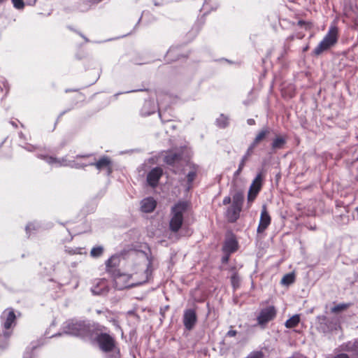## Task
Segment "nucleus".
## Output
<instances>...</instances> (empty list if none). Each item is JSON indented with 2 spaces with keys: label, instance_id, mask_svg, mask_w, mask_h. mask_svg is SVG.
Listing matches in <instances>:
<instances>
[{
  "label": "nucleus",
  "instance_id": "nucleus-16",
  "mask_svg": "<svg viewBox=\"0 0 358 358\" xmlns=\"http://www.w3.org/2000/svg\"><path fill=\"white\" fill-rule=\"evenodd\" d=\"M163 174V170L160 167H155L150 170L147 175V182L150 186L155 187Z\"/></svg>",
  "mask_w": 358,
  "mask_h": 358
},
{
  "label": "nucleus",
  "instance_id": "nucleus-25",
  "mask_svg": "<svg viewBox=\"0 0 358 358\" xmlns=\"http://www.w3.org/2000/svg\"><path fill=\"white\" fill-rule=\"evenodd\" d=\"M103 252V248L101 245L94 247L90 252L91 257L94 258L99 257Z\"/></svg>",
  "mask_w": 358,
  "mask_h": 358
},
{
  "label": "nucleus",
  "instance_id": "nucleus-18",
  "mask_svg": "<svg viewBox=\"0 0 358 358\" xmlns=\"http://www.w3.org/2000/svg\"><path fill=\"white\" fill-rule=\"evenodd\" d=\"M157 202L152 197H148L141 201V209L144 213H151L156 208Z\"/></svg>",
  "mask_w": 358,
  "mask_h": 358
},
{
  "label": "nucleus",
  "instance_id": "nucleus-31",
  "mask_svg": "<svg viewBox=\"0 0 358 358\" xmlns=\"http://www.w3.org/2000/svg\"><path fill=\"white\" fill-rule=\"evenodd\" d=\"M247 161H248L247 159H245V158L242 157V159H241V162L239 163L238 168L237 171L234 173V176L235 177H237L241 173L243 169L244 168V166L245 165V162Z\"/></svg>",
  "mask_w": 358,
  "mask_h": 358
},
{
  "label": "nucleus",
  "instance_id": "nucleus-19",
  "mask_svg": "<svg viewBox=\"0 0 358 358\" xmlns=\"http://www.w3.org/2000/svg\"><path fill=\"white\" fill-rule=\"evenodd\" d=\"M238 249V242L235 238L231 237L225 241L223 245V251L225 253L231 254Z\"/></svg>",
  "mask_w": 358,
  "mask_h": 358
},
{
  "label": "nucleus",
  "instance_id": "nucleus-37",
  "mask_svg": "<svg viewBox=\"0 0 358 358\" xmlns=\"http://www.w3.org/2000/svg\"><path fill=\"white\" fill-rule=\"evenodd\" d=\"M35 228H36V227H35L34 224L30 223V224H27V227H26V231H30V230H31V229H35Z\"/></svg>",
  "mask_w": 358,
  "mask_h": 358
},
{
  "label": "nucleus",
  "instance_id": "nucleus-26",
  "mask_svg": "<svg viewBox=\"0 0 358 358\" xmlns=\"http://www.w3.org/2000/svg\"><path fill=\"white\" fill-rule=\"evenodd\" d=\"M350 303H340V304H338V305L334 306L331 308V311L333 313H339V312L346 310L347 308H348L350 307Z\"/></svg>",
  "mask_w": 358,
  "mask_h": 358
},
{
  "label": "nucleus",
  "instance_id": "nucleus-47",
  "mask_svg": "<svg viewBox=\"0 0 358 358\" xmlns=\"http://www.w3.org/2000/svg\"><path fill=\"white\" fill-rule=\"evenodd\" d=\"M308 46L305 47V48H304V49H303V51L307 50H308Z\"/></svg>",
  "mask_w": 358,
  "mask_h": 358
},
{
  "label": "nucleus",
  "instance_id": "nucleus-5",
  "mask_svg": "<svg viewBox=\"0 0 358 358\" xmlns=\"http://www.w3.org/2000/svg\"><path fill=\"white\" fill-rule=\"evenodd\" d=\"M243 201L244 195L241 192H236L233 196L232 203L225 212V217L229 222L234 223L239 218Z\"/></svg>",
  "mask_w": 358,
  "mask_h": 358
},
{
  "label": "nucleus",
  "instance_id": "nucleus-33",
  "mask_svg": "<svg viewBox=\"0 0 358 358\" xmlns=\"http://www.w3.org/2000/svg\"><path fill=\"white\" fill-rule=\"evenodd\" d=\"M231 284L232 285L235 287L236 286H237L238 283V281H239V278L237 275V273H234V275L231 276Z\"/></svg>",
  "mask_w": 358,
  "mask_h": 358
},
{
  "label": "nucleus",
  "instance_id": "nucleus-40",
  "mask_svg": "<svg viewBox=\"0 0 358 358\" xmlns=\"http://www.w3.org/2000/svg\"><path fill=\"white\" fill-rule=\"evenodd\" d=\"M247 123L249 125H254L255 124V121L254 119L250 118L247 120Z\"/></svg>",
  "mask_w": 358,
  "mask_h": 358
},
{
  "label": "nucleus",
  "instance_id": "nucleus-34",
  "mask_svg": "<svg viewBox=\"0 0 358 358\" xmlns=\"http://www.w3.org/2000/svg\"><path fill=\"white\" fill-rule=\"evenodd\" d=\"M298 25L300 27H304L306 29H310V24L309 22H307L303 20H299L298 22Z\"/></svg>",
  "mask_w": 358,
  "mask_h": 358
},
{
  "label": "nucleus",
  "instance_id": "nucleus-42",
  "mask_svg": "<svg viewBox=\"0 0 358 358\" xmlns=\"http://www.w3.org/2000/svg\"><path fill=\"white\" fill-rule=\"evenodd\" d=\"M91 3H96L100 2L101 0H87Z\"/></svg>",
  "mask_w": 358,
  "mask_h": 358
},
{
  "label": "nucleus",
  "instance_id": "nucleus-1",
  "mask_svg": "<svg viewBox=\"0 0 358 358\" xmlns=\"http://www.w3.org/2000/svg\"><path fill=\"white\" fill-rule=\"evenodd\" d=\"M3 330H0V348H5L13 333V328L16 324V315L11 308L4 310L0 317Z\"/></svg>",
  "mask_w": 358,
  "mask_h": 358
},
{
  "label": "nucleus",
  "instance_id": "nucleus-21",
  "mask_svg": "<svg viewBox=\"0 0 358 358\" xmlns=\"http://www.w3.org/2000/svg\"><path fill=\"white\" fill-rule=\"evenodd\" d=\"M181 159V155L176 152H170L165 156L164 161L166 164L171 165Z\"/></svg>",
  "mask_w": 358,
  "mask_h": 358
},
{
  "label": "nucleus",
  "instance_id": "nucleus-2",
  "mask_svg": "<svg viewBox=\"0 0 358 358\" xmlns=\"http://www.w3.org/2000/svg\"><path fill=\"white\" fill-rule=\"evenodd\" d=\"M92 330V326L83 321H68L63 327L64 333L83 338H91Z\"/></svg>",
  "mask_w": 358,
  "mask_h": 358
},
{
  "label": "nucleus",
  "instance_id": "nucleus-11",
  "mask_svg": "<svg viewBox=\"0 0 358 358\" xmlns=\"http://www.w3.org/2000/svg\"><path fill=\"white\" fill-rule=\"evenodd\" d=\"M263 177L262 173H258L252 181L248 194V202H252L257 197L262 187Z\"/></svg>",
  "mask_w": 358,
  "mask_h": 358
},
{
  "label": "nucleus",
  "instance_id": "nucleus-29",
  "mask_svg": "<svg viewBox=\"0 0 358 358\" xmlns=\"http://www.w3.org/2000/svg\"><path fill=\"white\" fill-rule=\"evenodd\" d=\"M257 146V145L254 142H252L250 143V145H249V147L248 148V149H247L245 155L243 156V157L245 158V159L248 160L249 157L253 154L254 149Z\"/></svg>",
  "mask_w": 358,
  "mask_h": 358
},
{
  "label": "nucleus",
  "instance_id": "nucleus-41",
  "mask_svg": "<svg viewBox=\"0 0 358 358\" xmlns=\"http://www.w3.org/2000/svg\"><path fill=\"white\" fill-rule=\"evenodd\" d=\"M26 1H27V3L30 6L34 5L35 3L36 2V0H26Z\"/></svg>",
  "mask_w": 358,
  "mask_h": 358
},
{
  "label": "nucleus",
  "instance_id": "nucleus-45",
  "mask_svg": "<svg viewBox=\"0 0 358 358\" xmlns=\"http://www.w3.org/2000/svg\"><path fill=\"white\" fill-rule=\"evenodd\" d=\"M173 52V50H169V52H168V55H172Z\"/></svg>",
  "mask_w": 358,
  "mask_h": 358
},
{
  "label": "nucleus",
  "instance_id": "nucleus-39",
  "mask_svg": "<svg viewBox=\"0 0 358 358\" xmlns=\"http://www.w3.org/2000/svg\"><path fill=\"white\" fill-rule=\"evenodd\" d=\"M334 358H349V357L348 355L342 353L335 356Z\"/></svg>",
  "mask_w": 358,
  "mask_h": 358
},
{
  "label": "nucleus",
  "instance_id": "nucleus-8",
  "mask_svg": "<svg viewBox=\"0 0 358 358\" xmlns=\"http://www.w3.org/2000/svg\"><path fill=\"white\" fill-rule=\"evenodd\" d=\"M96 341L99 348L105 352L114 350L116 347L115 338L107 333H101L96 337Z\"/></svg>",
  "mask_w": 358,
  "mask_h": 358
},
{
  "label": "nucleus",
  "instance_id": "nucleus-32",
  "mask_svg": "<svg viewBox=\"0 0 358 358\" xmlns=\"http://www.w3.org/2000/svg\"><path fill=\"white\" fill-rule=\"evenodd\" d=\"M13 6L17 9H22L24 6V3L22 0H12Z\"/></svg>",
  "mask_w": 358,
  "mask_h": 358
},
{
  "label": "nucleus",
  "instance_id": "nucleus-51",
  "mask_svg": "<svg viewBox=\"0 0 358 358\" xmlns=\"http://www.w3.org/2000/svg\"><path fill=\"white\" fill-rule=\"evenodd\" d=\"M5 0H0V3L3 2Z\"/></svg>",
  "mask_w": 358,
  "mask_h": 358
},
{
  "label": "nucleus",
  "instance_id": "nucleus-20",
  "mask_svg": "<svg viewBox=\"0 0 358 358\" xmlns=\"http://www.w3.org/2000/svg\"><path fill=\"white\" fill-rule=\"evenodd\" d=\"M271 129L268 127H263L258 131L255 138L252 141L257 145H258L264 139H265L268 135L271 133Z\"/></svg>",
  "mask_w": 358,
  "mask_h": 358
},
{
  "label": "nucleus",
  "instance_id": "nucleus-10",
  "mask_svg": "<svg viewBox=\"0 0 358 358\" xmlns=\"http://www.w3.org/2000/svg\"><path fill=\"white\" fill-rule=\"evenodd\" d=\"M275 315L276 310L273 306L262 309L257 318L258 324L264 327L268 322L273 320Z\"/></svg>",
  "mask_w": 358,
  "mask_h": 358
},
{
  "label": "nucleus",
  "instance_id": "nucleus-28",
  "mask_svg": "<svg viewBox=\"0 0 358 358\" xmlns=\"http://www.w3.org/2000/svg\"><path fill=\"white\" fill-rule=\"evenodd\" d=\"M196 176V171L195 170H192L187 173V183H188V186L187 188V190H189L192 187V183L194 181V180L195 179Z\"/></svg>",
  "mask_w": 358,
  "mask_h": 358
},
{
  "label": "nucleus",
  "instance_id": "nucleus-15",
  "mask_svg": "<svg viewBox=\"0 0 358 358\" xmlns=\"http://www.w3.org/2000/svg\"><path fill=\"white\" fill-rule=\"evenodd\" d=\"M109 287L106 280L97 279L91 288V292L94 295H104L108 293Z\"/></svg>",
  "mask_w": 358,
  "mask_h": 358
},
{
  "label": "nucleus",
  "instance_id": "nucleus-50",
  "mask_svg": "<svg viewBox=\"0 0 358 358\" xmlns=\"http://www.w3.org/2000/svg\"><path fill=\"white\" fill-rule=\"evenodd\" d=\"M20 136L21 137H23L22 133H20Z\"/></svg>",
  "mask_w": 358,
  "mask_h": 358
},
{
  "label": "nucleus",
  "instance_id": "nucleus-7",
  "mask_svg": "<svg viewBox=\"0 0 358 358\" xmlns=\"http://www.w3.org/2000/svg\"><path fill=\"white\" fill-rule=\"evenodd\" d=\"M70 165L72 167L76 169L84 168L87 166H94L99 171H101L103 169L107 170L108 175L112 173V161L108 156H103L96 162L94 159V160L87 164H79L73 162L72 164H70Z\"/></svg>",
  "mask_w": 358,
  "mask_h": 358
},
{
  "label": "nucleus",
  "instance_id": "nucleus-27",
  "mask_svg": "<svg viewBox=\"0 0 358 358\" xmlns=\"http://www.w3.org/2000/svg\"><path fill=\"white\" fill-rule=\"evenodd\" d=\"M345 350L348 351L352 352L355 355H358V342H349L346 345Z\"/></svg>",
  "mask_w": 358,
  "mask_h": 358
},
{
  "label": "nucleus",
  "instance_id": "nucleus-43",
  "mask_svg": "<svg viewBox=\"0 0 358 358\" xmlns=\"http://www.w3.org/2000/svg\"><path fill=\"white\" fill-rule=\"evenodd\" d=\"M10 124H12V126L15 128H17V124L16 122H13V121H11L10 122Z\"/></svg>",
  "mask_w": 358,
  "mask_h": 358
},
{
  "label": "nucleus",
  "instance_id": "nucleus-9",
  "mask_svg": "<svg viewBox=\"0 0 358 358\" xmlns=\"http://www.w3.org/2000/svg\"><path fill=\"white\" fill-rule=\"evenodd\" d=\"M113 257H112L106 262V271L113 275V280L115 287L118 289H123L124 288L129 287L127 285L122 284V282L127 278V276L126 275L123 274L115 273L113 271L114 266L113 264Z\"/></svg>",
  "mask_w": 358,
  "mask_h": 358
},
{
  "label": "nucleus",
  "instance_id": "nucleus-4",
  "mask_svg": "<svg viewBox=\"0 0 358 358\" xmlns=\"http://www.w3.org/2000/svg\"><path fill=\"white\" fill-rule=\"evenodd\" d=\"M338 39V28L335 25L330 26L327 34L314 49L313 54L318 56L335 45Z\"/></svg>",
  "mask_w": 358,
  "mask_h": 358
},
{
  "label": "nucleus",
  "instance_id": "nucleus-44",
  "mask_svg": "<svg viewBox=\"0 0 358 358\" xmlns=\"http://www.w3.org/2000/svg\"><path fill=\"white\" fill-rule=\"evenodd\" d=\"M32 148H34V146H32V145H29V146H28V148H27V150H29V151H32V150H33V149H32Z\"/></svg>",
  "mask_w": 358,
  "mask_h": 358
},
{
  "label": "nucleus",
  "instance_id": "nucleus-35",
  "mask_svg": "<svg viewBox=\"0 0 358 358\" xmlns=\"http://www.w3.org/2000/svg\"><path fill=\"white\" fill-rule=\"evenodd\" d=\"M231 201V199L230 196H225L222 201L224 205L229 204Z\"/></svg>",
  "mask_w": 358,
  "mask_h": 358
},
{
  "label": "nucleus",
  "instance_id": "nucleus-23",
  "mask_svg": "<svg viewBox=\"0 0 358 358\" xmlns=\"http://www.w3.org/2000/svg\"><path fill=\"white\" fill-rule=\"evenodd\" d=\"M216 124L220 128H225L229 125V118L223 114L216 120Z\"/></svg>",
  "mask_w": 358,
  "mask_h": 358
},
{
  "label": "nucleus",
  "instance_id": "nucleus-3",
  "mask_svg": "<svg viewBox=\"0 0 358 358\" xmlns=\"http://www.w3.org/2000/svg\"><path fill=\"white\" fill-rule=\"evenodd\" d=\"M189 203L187 201H179L171 208V217L169 222L170 229L177 232L183 222V214L187 210Z\"/></svg>",
  "mask_w": 358,
  "mask_h": 358
},
{
  "label": "nucleus",
  "instance_id": "nucleus-6",
  "mask_svg": "<svg viewBox=\"0 0 358 358\" xmlns=\"http://www.w3.org/2000/svg\"><path fill=\"white\" fill-rule=\"evenodd\" d=\"M93 157L92 154H89L86 155H78L75 160L67 162L65 158L58 159L52 156H48L45 155H38V157L45 160L49 164H55L57 166H71L70 164L73 162L79 163V164H87L91 162L92 161H87V159Z\"/></svg>",
  "mask_w": 358,
  "mask_h": 358
},
{
  "label": "nucleus",
  "instance_id": "nucleus-38",
  "mask_svg": "<svg viewBox=\"0 0 358 358\" xmlns=\"http://www.w3.org/2000/svg\"><path fill=\"white\" fill-rule=\"evenodd\" d=\"M110 322H112V324H113L115 327H117V328H118V329H120V326L119 322H118V321H117V320H115V319H112V320H110Z\"/></svg>",
  "mask_w": 358,
  "mask_h": 358
},
{
  "label": "nucleus",
  "instance_id": "nucleus-49",
  "mask_svg": "<svg viewBox=\"0 0 358 358\" xmlns=\"http://www.w3.org/2000/svg\"><path fill=\"white\" fill-rule=\"evenodd\" d=\"M20 136L21 137H23L22 133H20Z\"/></svg>",
  "mask_w": 358,
  "mask_h": 358
},
{
  "label": "nucleus",
  "instance_id": "nucleus-14",
  "mask_svg": "<svg viewBox=\"0 0 358 358\" xmlns=\"http://www.w3.org/2000/svg\"><path fill=\"white\" fill-rule=\"evenodd\" d=\"M271 222V218L270 215L268 214L266 205H263L262 208L261 215L259 225L257 227V233L262 234L263 233L270 225Z\"/></svg>",
  "mask_w": 358,
  "mask_h": 358
},
{
  "label": "nucleus",
  "instance_id": "nucleus-36",
  "mask_svg": "<svg viewBox=\"0 0 358 358\" xmlns=\"http://www.w3.org/2000/svg\"><path fill=\"white\" fill-rule=\"evenodd\" d=\"M237 334V331L236 330H229L227 335L229 337H234Z\"/></svg>",
  "mask_w": 358,
  "mask_h": 358
},
{
  "label": "nucleus",
  "instance_id": "nucleus-24",
  "mask_svg": "<svg viewBox=\"0 0 358 358\" xmlns=\"http://www.w3.org/2000/svg\"><path fill=\"white\" fill-rule=\"evenodd\" d=\"M294 280L295 276L294 273H287L282 277L281 280V284L288 286L292 284L294 282Z\"/></svg>",
  "mask_w": 358,
  "mask_h": 358
},
{
  "label": "nucleus",
  "instance_id": "nucleus-12",
  "mask_svg": "<svg viewBox=\"0 0 358 358\" xmlns=\"http://www.w3.org/2000/svg\"><path fill=\"white\" fill-rule=\"evenodd\" d=\"M317 320L318 322V326L317 328L320 331L323 333L331 332L337 328L336 323H334L333 321H330L324 315L317 316Z\"/></svg>",
  "mask_w": 358,
  "mask_h": 358
},
{
  "label": "nucleus",
  "instance_id": "nucleus-13",
  "mask_svg": "<svg viewBox=\"0 0 358 358\" xmlns=\"http://www.w3.org/2000/svg\"><path fill=\"white\" fill-rule=\"evenodd\" d=\"M197 321V316L195 310L189 308L184 311L183 324L186 329L192 330Z\"/></svg>",
  "mask_w": 358,
  "mask_h": 358
},
{
  "label": "nucleus",
  "instance_id": "nucleus-30",
  "mask_svg": "<svg viewBox=\"0 0 358 358\" xmlns=\"http://www.w3.org/2000/svg\"><path fill=\"white\" fill-rule=\"evenodd\" d=\"M264 355L262 351H252L245 358H264Z\"/></svg>",
  "mask_w": 358,
  "mask_h": 358
},
{
  "label": "nucleus",
  "instance_id": "nucleus-17",
  "mask_svg": "<svg viewBox=\"0 0 358 358\" xmlns=\"http://www.w3.org/2000/svg\"><path fill=\"white\" fill-rule=\"evenodd\" d=\"M287 143V138L285 136L278 135L272 140L271 143V148L273 152L277 150H282L285 148Z\"/></svg>",
  "mask_w": 358,
  "mask_h": 358
},
{
  "label": "nucleus",
  "instance_id": "nucleus-46",
  "mask_svg": "<svg viewBox=\"0 0 358 358\" xmlns=\"http://www.w3.org/2000/svg\"><path fill=\"white\" fill-rule=\"evenodd\" d=\"M24 358H31V355L24 356Z\"/></svg>",
  "mask_w": 358,
  "mask_h": 358
},
{
  "label": "nucleus",
  "instance_id": "nucleus-22",
  "mask_svg": "<svg viewBox=\"0 0 358 358\" xmlns=\"http://www.w3.org/2000/svg\"><path fill=\"white\" fill-rule=\"evenodd\" d=\"M300 322L299 315H294L285 322V327L287 328H294L296 327Z\"/></svg>",
  "mask_w": 358,
  "mask_h": 358
},
{
  "label": "nucleus",
  "instance_id": "nucleus-48",
  "mask_svg": "<svg viewBox=\"0 0 358 358\" xmlns=\"http://www.w3.org/2000/svg\"><path fill=\"white\" fill-rule=\"evenodd\" d=\"M357 213L358 214V206L355 208Z\"/></svg>",
  "mask_w": 358,
  "mask_h": 358
},
{
  "label": "nucleus",
  "instance_id": "nucleus-52",
  "mask_svg": "<svg viewBox=\"0 0 358 358\" xmlns=\"http://www.w3.org/2000/svg\"><path fill=\"white\" fill-rule=\"evenodd\" d=\"M357 179H358V177H357Z\"/></svg>",
  "mask_w": 358,
  "mask_h": 358
}]
</instances>
